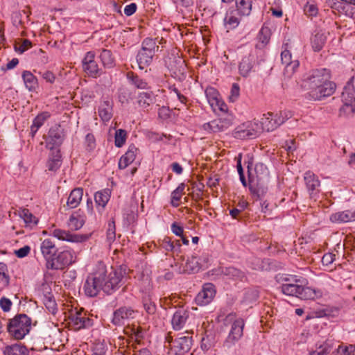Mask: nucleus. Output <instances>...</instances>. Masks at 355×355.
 <instances>
[{
    "label": "nucleus",
    "instance_id": "34",
    "mask_svg": "<svg viewBox=\"0 0 355 355\" xmlns=\"http://www.w3.org/2000/svg\"><path fill=\"white\" fill-rule=\"evenodd\" d=\"M100 60L103 66L105 68L112 69L113 68L115 63V58L112 53V51L109 49H103L101 50V53L99 55Z\"/></svg>",
    "mask_w": 355,
    "mask_h": 355
},
{
    "label": "nucleus",
    "instance_id": "11",
    "mask_svg": "<svg viewBox=\"0 0 355 355\" xmlns=\"http://www.w3.org/2000/svg\"><path fill=\"white\" fill-rule=\"evenodd\" d=\"M40 250L46 261L47 268H58V266H55V259L58 252L55 243L49 239H44L40 245Z\"/></svg>",
    "mask_w": 355,
    "mask_h": 355
},
{
    "label": "nucleus",
    "instance_id": "42",
    "mask_svg": "<svg viewBox=\"0 0 355 355\" xmlns=\"http://www.w3.org/2000/svg\"><path fill=\"white\" fill-rule=\"evenodd\" d=\"M327 37L323 33L318 32L311 38L312 48L315 51H320L325 44Z\"/></svg>",
    "mask_w": 355,
    "mask_h": 355
},
{
    "label": "nucleus",
    "instance_id": "35",
    "mask_svg": "<svg viewBox=\"0 0 355 355\" xmlns=\"http://www.w3.org/2000/svg\"><path fill=\"white\" fill-rule=\"evenodd\" d=\"M110 194L109 190L97 191L94 195L95 202L99 211L103 210L110 200Z\"/></svg>",
    "mask_w": 355,
    "mask_h": 355
},
{
    "label": "nucleus",
    "instance_id": "28",
    "mask_svg": "<svg viewBox=\"0 0 355 355\" xmlns=\"http://www.w3.org/2000/svg\"><path fill=\"white\" fill-rule=\"evenodd\" d=\"M330 220L336 223L355 221V211L345 210L334 213L330 216Z\"/></svg>",
    "mask_w": 355,
    "mask_h": 355
},
{
    "label": "nucleus",
    "instance_id": "15",
    "mask_svg": "<svg viewBox=\"0 0 355 355\" xmlns=\"http://www.w3.org/2000/svg\"><path fill=\"white\" fill-rule=\"evenodd\" d=\"M282 63L285 65L284 74L288 78L291 77L300 66L297 60H292V55L290 51L284 49L281 53Z\"/></svg>",
    "mask_w": 355,
    "mask_h": 355
},
{
    "label": "nucleus",
    "instance_id": "27",
    "mask_svg": "<svg viewBox=\"0 0 355 355\" xmlns=\"http://www.w3.org/2000/svg\"><path fill=\"white\" fill-rule=\"evenodd\" d=\"M62 164V156L60 150H51L46 166L49 171L55 172Z\"/></svg>",
    "mask_w": 355,
    "mask_h": 355
},
{
    "label": "nucleus",
    "instance_id": "4",
    "mask_svg": "<svg viewBox=\"0 0 355 355\" xmlns=\"http://www.w3.org/2000/svg\"><path fill=\"white\" fill-rule=\"evenodd\" d=\"M31 320L26 314H18L10 319L7 325V330L16 340L23 339L31 329Z\"/></svg>",
    "mask_w": 355,
    "mask_h": 355
},
{
    "label": "nucleus",
    "instance_id": "37",
    "mask_svg": "<svg viewBox=\"0 0 355 355\" xmlns=\"http://www.w3.org/2000/svg\"><path fill=\"white\" fill-rule=\"evenodd\" d=\"M3 355H28V350L24 345L14 344L4 348Z\"/></svg>",
    "mask_w": 355,
    "mask_h": 355
},
{
    "label": "nucleus",
    "instance_id": "53",
    "mask_svg": "<svg viewBox=\"0 0 355 355\" xmlns=\"http://www.w3.org/2000/svg\"><path fill=\"white\" fill-rule=\"evenodd\" d=\"M106 234L107 241L109 245H111V243L114 242L116 239V227L115 223L113 219L108 222Z\"/></svg>",
    "mask_w": 355,
    "mask_h": 355
},
{
    "label": "nucleus",
    "instance_id": "12",
    "mask_svg": "<svg viewBox=\"0 0 355 355\" xmlns=\"http://www.w3.org/2000/svg\"><path fill=\"white\" fill-rule=\"evenodd\" d=\"M136 311L130 306H121L116 309L113 313L112 323L115 326H123L133 319L135 316Z\"/></svg>",
    "mask_w": 355,
    "mask_h": 355
},
{
    "label": "nucleus",
    "instance_id": "59",
    "mask_svg": "<svg viewBox=\"0 0 355 355\" xmlns=\"http://www.w3.org/2000/svg\"><path fill=\"white\" fill-rule=\"evenodd\" d=\"M49 117V114L47 112L41 113L33 119L32 124L40 128Z\"/></svg>",
    "mask_w": 355,
    "mask_h": 355
},
{
    "label": "nucleus",
    "instance_id": "14",
    "mask_svg": "<svg viewBox=\"0 0 355 355\" xmlns=\"http://www.w3.org/2000/svg\"><path fill=\"white\" fill-rule=\"evenodd\" d=\"M94 58L95 53L93 51L87 52L82 61L83 68L89 76L97 77L102 73V71Z\"/></svg>",
    "mask_w": 355,
    "mask_h": 355
},
{
    "label": "nucleus",
    "instance_id": "1",
    "mask_svg": "<svg viewBox=\"0 0 355 355\" xmlns=\"http://www.w3.org/2000/svg\"><path fill=\"white\" fill-rule=\"evenodd\" d=\"M125 275V270L121 266L108 269L103 263L99 262L85 280V293L91 297H96L101 291L112 295L124 284Z\"/></svg>",
    "mask_w": 355,
    "mask_h": 355
},
{
    "label": "nucleus",
    "instance_id": "64",
    "mask_svg": "<svg viewBox=\"0 0 355 355\" xmlns=\"http://www.w3.org/2000/svg\"><path fill=\"white\" fill-rule=\"evenodd\" d=\"M106 349L103 344H97L94 349L92 355H105Z\"/></svg>",
    "mask_w": 355,
    "mask_h": 355
},
{
    "label": "nucleus",
    "instance_id": "36",
    "mask_svg": "<svg viewBox=\"0 0 355 355\" xmlns=\"http://www.w3.org/2000/svg\"><path fill=\"white\" fill-rule=\"evenodd\" d=\"M85 222V217L80 215L78 211H76L70 216L68 226L71 230H78L83 226Z\"/></svg>",
    "mask_w": 355,
    "mask_h": 355
},
{
    "label": "nucleus",
    "instance_id": "41",
    "mask_svg": "<svg viewBox=\"0 0 355 355\" xmlns=\"http://www.w3.org/2000/svg\"><path fill=\"white\" fill-rule=\"evenodd\" d=\"M154 101L153 93L152 92H141L138 95V104L142 108H147Z\"/></svg>",
    "mask_w": 355,
    "mask_h": 355
},
{
    "label": "nucleus",
    "instance_id": "50",
    "mask_svg": "<svg viewBox=\"0 0 355 355\" xmlns=\"http://www.w3.org/2000/svg\"><path fill=\"white\" fill-rule=\"evenodd\" d=\"M8 269L6 263L0 262V284L3 286H8L10 284V277L8 274Z\"/></svg>",
    "mask_w": 355,
    "mask_h": 355
},
{
    "label": "nucleus",
    "instance_id": "8",
    "mask_svg": "<svg viewBox=\"0 0 355 355\" xmlns=\"http://www.w3.org/2000/svg\"><path fill=\"white\" fill-rule=\"evenodd\" d=\"M354 77L352 76L344 87L342 93V101L343 106L340 108V112L347 114L355 112V88L353 84Z\"/></svg>",
    "mask_w": 355,
    "mask_h": 355
},
{
    "label": "nucleus",
    "instance_id": "52",
    "mask_svg": "<svg viewBox=\"0 0 355 355\" xmlns=\"http://www.w3.org/2000/svg\"><path fill=\"white\" fill-rule=\"evenodd\" d=\"M19 216L23 218L24 222L30 226L32 225H36L37 223V220L35 216H34L27 209H22L19 213Z\"/></svg>",
    "mask_w": 355,
    "mask_h": 355
},
{
    "label": "nucleus",
    "instance_id": "61",
    "mask_svg": "<svg viewBox=\"0 0 355 355\" xmlns=\"http://www.w3.org/2000/svg\"><path fill=\"white\" fill-rule=\"evenodd\" d=\"M304 12L309 16H315L318 13V8L315 5L306 3L304 8Z\"/></svg>",
    "mask_w": 355,
    "mask_h": 355
},
{
    "label": "nucleus",
    "instance_id": "3",
    "mask_svg": "<svg viewBox=\"0 0 355 355\" xmlns=\"http://www.w3.org/2000/svg\"><path fill=\"white\" fill-rule=\"evenodd\" d=\"M248 173L250 193L254 197L261 198L268 190L270 173L267 166L261 162H258L252 168V164L249 163Z\"/></svg>",
    "mask_w": 355,
    "mask_h": 355
},
{
    "label": "nucleus",
    "instance_id": "21",
    "mask_svg": "<svg viewBox=\"0 0 355 355\" xmlns=\"http://www.w3.org/2000/svg\"><path fill=\"white\" fill-rule=\"evenodd\" d=\"M51 234L58 240L71 243H80L85 240V237L83 235L71 234L69 231L58 228L52 230Z\"/></svg>",
    "mask_w": 355,
    "mask_h": 355
},
{
    "label": "nucleus",
    "instance_id": "2",
    "mask_svg": "<svg viewBox=\"0 0 355 355\" xmlns=\"http://www.w3.org/2000/svg\"><path fill=\"white\" fill-rule=\"evenodd\" d=\"M281 291L286 295L298 297L301 300H315L322 296L320 289L306 286L307 279L295 275L282 279Z\"/></svg>",
    "mask_w": 355,
    "mask_h": 355
},
{
    "label": "nucleus",
    "instance_id": "54",
    "mask_svg": "<svg viewBox=\"0 0 355 355\" xmlns=\"http://www.w3.org/2000/svg\"><path fill=\"white\" fill-rule=\"evenodd\" d=\"M159 49V46L157 45L155 41L151 38H146L142 42L141 49L145 51H153L154 53L156 52Z\"/></svg>",
    "mask_w": 355,
    "mask_h": 355
},
{
    "label": "nucleus",
    "instance_id": "56",
    "mask_svg": "<svg viewBox=\"0 0 355 355\" xmlns=\"http://www.w3.org/2000/svg\"><path fill=\"white\" fill-rule=\"evenodd\" d=\"M143 306L146 313L150 315L156 312V305L149 298L143 299Z\"/></svg>",
    "mask_w": 355,
    "mask_h": 355
},
{
    "label": "nucleus",
    "instance_id": "18",
    "mask_svg": "<svg viewBox=\"0 0 355 355\" xmlns=\"http://www.w3.org/2000/svg\"><path fill=\"white\" fill-rule=\"evenodd\" d=\"M337 342L332 338H328L324 341H318L315 344V349L311 352L309 355H329L334 354Z\"/></svg>",
    "mask_w": 355,
    "mask_h": 355
},
{
    "label": "nucleus",
    "instance_id": "29",
    "mask_svg": "<svg viewBox=\"0 0 355 355\" xmlns=\"http://www.w3.org/2000/svg\"><path fill=\"white\" fill-rule=\"evenodd\" d=\"M138 148L133 144L130 145L127 152L123 155L119 161V168L120 169L125 168L135 159Z\"/></svg>",
    "mask_w": 355,
    "mask_h": 355
},
{
    "label": "nucleus",
    "instance_id": "62",
    "mask_svg": "<svg viewBox=\"0 0 355 355\" xmlns=\"http://www.w3.org/2000/svg\"><path fill=\"white\" fill-rule=\"evenodd\" d=\"M12 302L10 301V300L5 297L0 299V307L3 311H9L10 310Z\"/></svg>",
    "mask_w": 355,
    "mask_h": 355
},
{
    "label": "nucleus",
    "instance_id": "26",
    "mask_svg": "<svg viewBox=\"0 0 355 355\" xmlns=\"http://www.w3.org/2000/svg\"><path fill=\"white\" fill-rule=\"evenodd\" d=\"M113 101L111 100L103 101L101 103L98 112V116L104 122L109 121L113 116Z\"/></svg>",
    "mask_w": 355,
    "mask_h": 355
},
{
    "label": "nucleus",
    "instance_id": "46",
    "mask_svg": "<svg viewBox=\"0 0 355 355\" xmlns=\"http://www.w3.org/2000/svg\"><path fill=\"white\" fill-rule=\"evenodd\" d=\"M159 244L161 247L166 251L176 253L180 252V247H178V245H174V241L168 236H164L163 239H160Z\"/></svg>",
    "mask_w": 355,
    "mask_h": 355
},
{
    "label": "nucleus",
    "instance_id": "23",
    "mask_svg": "<svg viewBox=\"0 0 355 355\" xmlns=\"http://www.w3.org/2000/svg\"><path fill=\"white\" fill-rule=\"evenodd\" d=\"M259 132L251 123L243 124L238 126L234 132V137L239 139H251L258 136Z\"/></svg>",
    "mask_w": 355,
    "mask_h": 355
},
{
    "label": "nucleus",
    "instance_id": "43",
    "mask_svg": "<svg viewBox=\"0 0 355 355\" xmlns=\"http://www.w3.org/2000/svg\"><path fill=\"white\" fill-rule=\"evenodd\" d=\"M221 273L229 279H242L244 277L243 272L234 267H227L222 268Z\"/></svg>",
    "mask_w": 355,
    "mask_h": 355
},
{
    "label": "nucleus",
    "instance_id": "10",
    "mask_svg": "<svg viewBox=\"0 0 355 355\" xmlns=\"http://www.w3.org/2000/svg\"><path fill=\"white\" fill-rule=\"evenodd\" d=\"M336 85L334 83L328 80L320 84L313 91L308 92L306 98L313 101H321L322 99L331 96L335 90Z\"/></svg>",
    "mask_w": 355,
    "mask_h": 355
},
{
    "label": "nucleus",
    "instance_id": "40",
    "mask_svg": "<svg viewBox=\"0 0 355 355\" xmlns=\"http://www.w3.org/2000/svg\"><path fill=\"white\" fill-rule=\"evenodd\" d=\"M258 42L256 44L257 49H263L269 42L270 31L267 27H262L257 36Z\"/></svg>",
    "mask_w": 355,
    "mask_h": 355
},
{
    "label": "nucleus",
    "instance_id": "20",
    "mask_svg": "<svg viewBox=\"0 0 355 355\" xmlns=\"http://www.w3.org/2000/svg\"><path fill=\"white\" fill-rule=\"evenodd\" d=\"M193 339L191 336H182L172 340L171 349L176 354L187 353L191 348Z\"/></svg>",
    "mask_w": 355,
    "mask_h": 355
},
{
    "label": "nucleus",
    "instance_id": "60",
    "mask_svg": "<svg viewBox=\"0 0 355 355\" xmlns=\"http://www.w3.org/2000/svg\"><path fill=\"white\" fill-rule=\"evenodd\" d=\"M32 46V43L30 40L25 39L19 44L15 46V50L19 53H23L25 51Z\"/></svg>",
    "mask_w": 355,
    "mask_h": 355
},
{
    "label": "nucleus",
    "instance_id": "7",
    "mask_svg": "<svg viewBox=\"0 0 355 355\" xmlns=\"http://www.w3.org/2000/svg\"><path fill=\"white\" fill-rule=\"evenodd\" d=\"M330 78L331 74L328 69L325 68L313 69L303 80L302 87L308 92L313 91L320 84L329 80Z\"/></svg>",
    "mask_w": 355,
    "mask_h": 355
},
{
    "label": "nucleus",
    "instance_id": "33",
    "mask_svg": "<svg viewBox=\"0 0 355 355\" xmlns=\"http://www.w3.org/2000/svg\"><path fill=\"white\" fill-rule=\"evenodd\" d=\"M83 195V190L81 188L73 189L67 199V206L70 209L76 208L80 204Z\"/></svg>",
    "mask_w": 355,
    "mask_h": 355
},
{
    "label": "nucleus",
    "instance_id": "16",
    "mask_svg": "<svg viewBox=\"0 0 355 355\" xmlns=\"http://www.w3.org/2000/svg\"><path fill=\"white\" fill-rule=\"evenodd\" d=\"M70 323L75 329L88 328L93 324V320L90 319L87 313L83 311H75L69 316Z\"/></svg>",
    "mask_w": 355,
    "mask_h": 355
},
{
    "label": "nucleus",
    "instance_id": "47",
    "mask_svg": "<svg viewBox=\"0 0 355 355\" xmlns=\"http://www.w3.org/2000/svg\"><path fill=\"white\" fill-rule=\"evenodd\" d=\"M118 100L121 104H128L132 99V94L127 87H121L117 93Z\"/></svg>",
    "mask_w": 355,
    "mask_h": 355
},
{
    "label": "nucleus",
    "instance_id": "30",
    "mask_svg": "<svg viewBox=\"0 0 355 355\" xmlns=\"http://www.w3.org/2000/svg\"><path fill=\"white\" fill-rule=\"evenodd\" d=\"M206 97L210 105L218 107L221 111L224 110V103L219 99L218 91L214 87H207L205 90Z\"/></svg>",
    "mask_w": 355,
    "mask_h": 355
},
{
    "label": "nucleus",
    "instance_id": "22",
    "mask_svg": "<svg viewBox=\"0 0 355 355\" xmlns=\"http://www.w3.org/2000/svg\"><path fill=\"white\" fill-rule=\"evenodd\" d=\"M76 255L73 251L69 250H63L58 253L55 259V266H58V268L51 269H62L63 267L69 266L74 263Z\"/></svg>",
    "mask_w": 355,
    "mask_h": 355
},
{
    "label": "nucleus",
    "instance_id": "48",
    "mask_svg": "<svg viewBox=\"0 0 355 355\" xmlns=\"http://www.w3.org/2000/svg\"><path fill=\"white\" fill-rule=\"evenodd\" d=\"M236 5L240 15L248 16L250 14L252 9L251 2L245 0H236Z\"/></svg>",
    "mask_w": 355,
    "mask_h": 355
},
{
    "label": "nucleus",
    "instance_id": "19",
    "mask_svg": "<svg viewBox=\"0 0 355 355\" xmlns=\"http://www.w3.org/2000/svg\"><path fill=\"white\" fill-rule=\"evenodd\" d=\"M257 55L252 53L243 56L239 64V73L243 77H248L256 64Z\"/></svg>",
    "mask_w": 355,
    "mask_h": 355
},
{
    "label": "nucleus",
    "instance_id": "5",
    "mask_svg": "<svg viewBox=\"0 0 355 355\" xmlns=\"http://www.w3.org/2000/svg\"><path fill=\"white\" fill-rule=\"evenodd\" d=\"M245 321L243 318L236 319L231 325L230 332L222 345L224 352H230L243 336Z\"/></svg>",
    "mask_w": 355,
    "mask_h": 355
},
{
    "label": "nucleus",
    "instance_id": "25",
    "mask_svg": "<svg viewBox=\"0 0 355 355\" xmlns=\"http://www.w3.org/2000/svg\"><path fill=\"white\" fill-rule=\"evenodd\" d=\"M189 318V312L184 309L177 310L172 318L171 324L174 330L182 329Z\"/></svg>",
    "mask_w": 355,
    "mask_h": 355
},
{
    "label": "nucleus",
    "instance_id": "51",
    "mask_svg": "<svg viewBox=\"0 0 355 355\" xmlns=\"http://www.w3.org/2000/svg\"><path fill=\"white\" fill-rule=\"evenodd\" d=\"M126 139L127 132L125 130L119 129L116 130L114 135V144L116 147H122L125 144Z\"/></svg>",
    "mask_w": 355,
    "mask_h": 355
},
{
    "label": "nucleus",
    "instance_id": "31",
    "mask_svg": "<svg viewBox=\"0 0 355 355\" xmlns=\"http://www.w3.org/2000/svg\"><path fill=\"white\" fill-rule=\"evenodd\" d=\"M230 125V122L221 119L213 120L204 124V129L214 132L223 131Z\"/></svg>",
    "mask_w": 355,
    "mask_h": 355
},
{
    "label": "nucleus",
    "instance_id": "39",
    "mask_svg": "<svg viewBox=\"0 0 355 355\" xmlns=\"http://www.w3.org/2000/svg\"><path fill=\"white\" fill-rule=\"evenodd\" d=\"M200 268L201 265L198 257L192 256L191 258L187 259L185 266H184L183 272L195 273L197 272Z\"/></svg>",
    "mask_w": 355,
    "mask_h": 355
},
{
    "label": "nucleus",
    "instance_id": "38",
    "mask_svg": "<svg viewBox=\"0 0 355 355\" xmlns=\"http://www.w3.org/2000/svg\"><path fill=\"white\" fill-rule=\"evenodd\" d=\"M22 78L29 91H33L37 87V79L31 71H24L22 73Z\"/></svg>",
    "mask_w": 355,
    "mask_h": 355
},
{
    "label": "nucleus",
    "instance_id": "24",
    "mask_svg": "<svg viewBox=\"0 0 355 355\" xmlns=\"http://www.w3.org/2000/svg\"><path fill=\"white\" fill-rule=\"evenodd\" d=\"M43 303L46 309L52 314L55 315L58 311L57 304L54 296L48 286H43Z\"/></svg>",
    "mask_w": 355,
    "mask_h": 355
},
{
    "label": "nucleus",
    "instance_id": "45",
    "mask_svg": "<svg viewBox=\"0 0 355 355\" xmlns=\"http://www.w3.org/2000/svg\"><path fill=\"white\" fill-rule=\"evenodd\" d=\"M185 189L184 183H181L178 187L171 193V205L177 207L179 206V201L180 200L182 196L184 194V190Z\"/></svg>",
    "mask_w": 355,
    "mask_h": 355
},
{
    "label": "nucleus",
    "instance_id": "32",
    "mask_svg": "<svg viewBox=\"0 0 355 355\" xmlns=\"http://www.w3.org/2000/svg\"><path fill=\"white\" fill-rule=\"evenodd\" d=\"M155 53L153 51L141 49L137 55V62L139 69H143L148 66L152 62Z\"/></svg>",
    "mask_w": 355,
    "mask_h": 355
},
{
    "label": "nucleus",
    "instance_id": "44",
    "mask_svg": "<svg viewBox=\"0 0 355 355\" xmlns=\"http://www.w3.org/2000/svg\"><path fill=\"white\" fill-rule=\"evenodd\" d=\"M128 78L130 80L131 83L138 89H147L149 88L148 84L146 80L133 73H128Z\"/></svg>",
    "mask_w": 355,
    "mask_h": 355
},
{
    "label": "nucleus",
    "instance_id": "57",
    "mask_svg": "<svg viewBox=\"0 0 355 355\" xmlns=\"http://www.w3.org/2000/svg\"><path fill=\"white\" fill-rule=\"evenodd\" d=\"M259 298V291L257 289H248L245 292L244 300L248 302L256 301Z\"/></svg>",
    "mask_w": 355,
    "mask_h": 355
},
{
    "label": "nucleus",
    "instance_id": "58",
    "mask_svg": "<svg viewBox=\"0 0 355 355\" xmlns=\"http://www.w3.org/2000/svg\"><path fill=\"white\" fill-rule=\"evenodd\" d=\"M240 95V87L238 83H233L231 90L230 95L229 96L230 101L234 103L239 98Z\"/></svg>",
    "mask_w": 355,
    "mask_h": 355
},
{
    "label": "nucleus",
    "instance_id": "63",
    "mask_svg": "<svg viewBox=\"0 0 355 355\" xmlns=\"http://www.w3.org/2000/svg\"><path fill=\"white\" fill-rule=\"evenodd\" d=\"M42 77L48 83H53L55 81V76L50 71H40Z\"/></svg>",
    "mask_w": 355,
    "mask_h": 355
},
{
    "label": "nucleus",
    "instance_id": "13",
    "mask_svg": "<svg viewBox=\"0 0 355 355\" xmlns=\"http://www.w3.org/2000/svg\"><path fill=\"white\" fill-rule=\"evenodd\" d=\"M215 286L211 283H206L195 298L196 303L199 306L209 304L216 295Z\"/></svg>",
    "mask_w": 355,
    "mask_h": 355
},
{
    "label": "nucleus",
    "instance_id": "55",
    "mask_svg": "<svg viewBox=\"0 0 355 355\" xmlns=\"http://www.w3.org/2000/svg\"><path fill=\"white\" fill-rule=\"evenodd\" d=\"M224 20L226 27L230 29L234 28L239 24V19L236 17L229 14H227Z\"/></svg>",
    "mask_w": 355,
    "mask_h": 355
},
{
    "label": "nucleus",
    "instance_id": "49",
    "mask_svg": "<svg viewBox=\"0 0 355 355\" xmlns=\"http://www.w3.org/2000/svg\"><path fill=\"white\" fill-rule=\"evenodd\" d=\"M355 353V345H344L343 344L338 345V347L334 348V355H352Z\"/></svg>",
    "mask_w": 355,
    "mask_h": 355
},
{
    "label": "nucleus",
    "instance_id": "9",
    "mask_svg": "<svg viewBox=\"0 0 355 355\" xmlns=\"http://www.w3.org/2000/svg\"><path fill=\"white\" fill-rule=\"evenodd\" d=\"M65 138L64 129L60 125H53L46 137V147L50 150H60Z\"/></svg>",
    "mask_w": 355,
    "mask_h": 355
},
{
    "label": "nucleus",
    "instance_id": "17",
    "mask_svg": "<svg viewBox=\"0 0 355 355\" xmlns=\"http://www.w3.org/2000/svg\"><path fill=\"white\" fill-rule=\"evenodd\" d=\"M304 180L310 196L315 197L320 192L321 184L318 177L312 171H308L304 173Z\"/></svg>",
    "mask_w": 355,
    "mask_h": 355
},
{
    "label": "nucleus",
    "instance_id": "6",
    "mask_svg": "<svg viewBox=\"0 0 355 355\" xmlns=\"http://www.w3.org/2000/svg\"><path fill=\"white\" fill-rule=\"evenodd\" d=\"M291 116V112L288 110L281 111L276 114L268 112L263 114V117L261 119L262 128L267 132L273 131Z\"/></svg>",
    "mask_w": 355,
    "mask_h": 355
}]
</instances>
